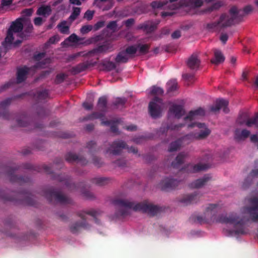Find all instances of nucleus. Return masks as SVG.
<instances>
[{
  "mask_svg": "<svg viewBox=\"0 0 258 258\" xmlns=\"http://www.w3.org/2000/svg\"><path fill=\"white\" fill-rule=\"evenodd\" d=\"M112 202L117 209V215L121 216L128 215L130 209H133L135 211H142L150 216L156 215L160 211L159 206L147 201L136 203L128 199L117 198L113 199Z\"/></svg>",
  "mask_w": 258,
  "mask_h": 258,
  "instance_id": "obj_1",
  "label": "nucleus"
},
{
  "mask_svg": "<svg viewBox=\"0 0 258 258\" xmlns=\"http://www.w3.org/2000/svg\"><path fill=\"white\" fill-rule=\"evenodd\" d=\"M138 47L139 48V52L142 54H146L148 53L150 45L149 44H139Z\"/></svg>",
  "mask_w": 258,
  "mask_h": 258,
  "instance_id": "obj_53",
  "label": "nucleus"
},
{
  "mask_svg": "<svg viewBox=\"0 0 258 258\" xmlns=\"http://www.w3.org/2000/svg\"><path fill=\"white\" fill-rule=\"evenodd\" d=\"M184 125L183 124L179 123L178 124L173 125L172 124H162L161 127L160 128V133L162 134H164L168 132V130L175 131L178 130Z\"/></svg>",
  "mask_w": 258,
  "mask_h": 258,
  "instance_id": "obj_32",
  "label": "nucleus"
},
{
  "mask_svg": "<svg viewBox=\"0 0 258 258\" xmlns=\"http://www.w3.org/2000/svg\"><path fill=\"white\" fill-rule=\"evenodd\" d=\"M211 179L209 175H205L202 178H199L190 184V187L192 188H199L205 185Z\"/></svg>",
  "mask_w": 258,
  "mask_h": 258,
  "instance_id": "obj_27",
  "label": "nucleus"
},
{
  "mask_svg": "<svg viewBox=\"0 0 258 258\" xmlns=\"http://www.w3.org/2000/svg\"><path fill=\"white\" fill-rule=\"evenodd\" d=\"M217 205L210 204L206 209L205 212V217L203 218L201 216H197L195 219V221L201 224L208 222V219L210 218L212 220L213 217L217 213Z\"/></svg>",
  "mask_w": 258,
  "mask_h": 258,
  "instance_id": "obj_11",
  "label": "nucleus"
},
{
  "mask_svg": "<svg viewBox=\"0 0 258 258\" xmlns=\"http://www.w3.org/2000/svg\"><path fill=\"white\" fill-rule=\"evenodd\" d=\"M130 58L122 50L120 51L115 58V61L117 63H126Z\"/></svg>",
  "mask_w": 258,
  "mask_h": 258,
  "instance_id": "obj_38",
  "label": "nucleus"
},
{
  "mask_svg": "<svg viewBox=\"0 0 258 258\" xmlns=\"http://www.w3.org/2000/svg\"><path fill=\"white\" fill-rule=\"evenodd\" d=\"M96 63V62H92L91 60H87L82 63H80L73 67L72 70V73L75 74H79L81 72L86 71L90 67L94 66Z\"/></svg>",
  "mask_w": 258,
  "mask_h": 258,
  "instance_id": "obj_22",
  "label": "nucleus"
},
{
  "mask_svg": "<svg viewBox=\"0 0 258 258\" xmlns=\"http://www.w3.org/2000/svg\"><path fill=\"white\" fill-rule=\"evenodd\" d=\"M205 114V110L202 107H199L195 110L190 111L187 115L184 118V120H189L191 121L194 119L195 117L196 116H204Z\"/></svg>",
  "mask_w": 258,
  "mask_h": 258,
  "instance_id": "obj_31",
  "label": "nucleus"
},
{
  "mask_svg": "<svg viewBox=\"0 0 258 258\" xmlns=\"http://www.w3.org/2000/svg\"><path fill=\"white\" fill-rule=\"evenodd\" d=\"M65 158L66 161L70 163L75 162L82 165H86L88 163V161L84 157L82 156L79 157L76 154L71 152L67 154L66 155Z\"/></svg>",
  "mask_w": 258,
  "mask_h": 258,
  "instance_id": "obj_21",
  "label": "nucleus"
},
{
  "mask_svg": "<svg viewBox=\"0 0 258 258\" xmlns=\"http://www.w3.org/2000/svg\"><path fill=\"white\" fill-rule=\"evenodd\" d=\"M45 62L41 61L37 62L35 65L31 68L24 66L22 68L18 69L17 72V83L18 84H20L24 82L26 80L27 76L31 69H33L34 70L38 68H43L45 67Z\"/></svg>",
  "mask_w": 258,
  "mask_h": 258,
  "instance_id": "obj_9",
  "label": "nucleus"
},
{
  "mask_svg": "<svg viewBox=\"0 0 258 258\" xmlns=\"http://www.w3.org/2000/svg\"><path fill=\"white\" fill-rule=\"evenodd\" d=\"M157 28V25L153 22L148 21L143 24H141L137 26V29L143 30L146 33H151L153 32Z\"/></svg>",
  "mask_w": 258,
  "mask_h": 258,
  "instance_id": "obj_29",
  "label": "nucleus"
},
{
  "mask_svg": "<svg viewBox=\"0 0 258 258\" xmlns=\"http://www.w3.org/2000/svg\"><path fill=\"white\" fill-rule=\"evenodd\" d=\"M86 148L89 149L91 153L96 152L99 150V148H97L96 143L94 141H90L88 142Z\"/></svg>",
  "mask_w": 258,
  "mask_h": 258,
  "instance_id": "obj_51",
  "label": "nucleus"
},
{
  "mask_svg": "<svg viewBox=\"0 0 258 258\" xmlns=\"http://www.w3.org/2000/svg\"><path fill=\"white\" fill-rule=\"evenodd\" d=\"M92 161L93 164L98 167H101L103 164L101 159L97 157H94Z\"/></svg>",
  "mask_w": 258,
  "mask_h": 258,
  "instance_id": "obj_64",
  "label": "nucleus"
},
{
  "mask_svg": "<svg viewBox=\"0 0 258 258\" xmlns=\"http://www.w3.org/2000/svg\"><path fill=\"white\" fill-rule=\"evenodd\" d=\"M93 29V26L91 25H87L83 26L80 29V32L82 34L88 33Z\"/></svg>",
  "mask_w": 258,
  "mask_h": 258,
  "instance_id": "obj_58",
  "label": "nucleus"
},
{
  "mask_svg": "<svg viewBox=\"0 0 258 258\" xmlns=\"http://www.w3.org/2000/svg\"><path fill=\"white\" fill-rule=\"evenodd\" d=\"M202 195L197 192L184 196L180 200V202L184 205H188L197 203L202 197Z\"/></svg>",
  "mask_w": 258,
  "mask_h": 258,
  "instance_id": "obj_18",
  "label": "nucleus"
},
{
  "mask_svg": "<svg viewBox=\"0 0 258 258\" xmlns=\"http://www.w3.org/2000/svg\"><path fill=\"white\" fill-rule=\"evenodd\" d=\"M12 98H8L0 102V117L6 119H10L12 114H10L7 108L11 104Z\"/></svg>",
  "mask_w": 258,
  "mask_h": 258,
  "instance_id": "obj_16",
  "label": "nucleus"
},
{
  "mask_svg": "<svg viewBox=\"0 0 258 258\" xmlns=\"http://www.w3.org/2000/svg\"><path fill=\"white\" fill-rule=\"evenodd\" d=\"M203 4V0H179V2L172 6V10H175L184 6L191 8H199Z\"/></svg>",
  "mask_w": 258,
  "mask_h": 258,
  "instance_id": "obj_14",
  "label": "nucleus"
},
{
  "mask_svg": "<svg viewBox=\"0 0 258 258\" xmlns=\"http://www.w3.org/2000/svg\"><path fill=\"white\" fill-rule=\"evenodd\" d=\"M104 39V37L103 35H95L94 36L91 37L87 40L84 42L85 45H90L91 44H95L98 42L102 41Z\"/></svg>",
  "mask_w": 258,
  "mask_h": 258,
  "instance_id": "obj_41",
  "label": "nucleus"
},
{
  "mask_svg": "<svg viewBox=\"0 0 258 258\" xmlns=\"http://www.w3.org/2000/svg\"><path fill=\"white\" fill-rule=\"evenodd\" d=\"M169 112L174 115L178 119L181 118L185 113L183 107L180 105L174 104L169 109Z\"/></svg>",
  "mask_w": 258,
  "mask_h": 258,
  "instance_id": "obj_28",
  "label": "nucleus"
},
{
  "mask_svg": "<svg viewBox=\"0 0 258 258\" xmlns=\"http://www.w3.org/2000/svg\"><path fill=\"white\" fill-rule=\"evenodd\" d=\"M31 95H33V98L36 101H40L48 97V91L44 89L37 91L35 93H32Z\"/></svg>",
  "mask_w": 258,
  "mask_h": 258,
  "instance_id": "obj_33",
  "label": "nucleus"
},
{
  "mask_svg": "<svg viewBox=\"0 0 258 258\" xmlns=\"http://www.w3.org/2000/svg\"><path fill=\"white\" fill-rule=\"evenodd\" d=\"M107 98L105 96L100 97L98 100L97 107L101 112L105 113L107 111Z\"/></svg>",
  "mask_w": 258,
  "mask_h": 258,
  "instance_id": "obj_36",
  "label": "nucleus"
},
{
  "mask_svg": "<svg viewBox=\"0 0 258 258\" xmlns=\"http://www.w3.org/2000/svg\"><path fill=\"white\" fill-rule=\"evenodd\" d=\"M86 215H90L93 217L95 222L97 224H99V221L97 218V216L98 215V211L95 210L80 211L77 213V215L82 220V221H78L72 224L70 226V231L71 232L74 234L77 233L82 229H87L89 228L90 226L86 221Z\"/></svg>",
  "mask_w": 258,
  "mask_h": 258,
  "instance_id": "obj_5",
  "label": "nucleus"
},
{
  "mask_svg": "<svg viewBox=\"0 0 258 258\" xmlns=\"http://www.w3.org/2000/svg\"><path fill=\"white\" fill-rule=\"evenodd\" d=\"M94 14V11L90 10H87L84 14V18L87 20L90 21L92 19Z\"/></svg>",
  "mask_w": 258,
  "mask_h": 258,
  "instance_id": "obj_61",
  "label": "nucleus"
},
{
  "mask_svg": "<svg viewBox=\"0 0 258 258\" xmlns=\"http://www.w3.org/2000/svg\"><path fill=\"white\" fill-rule=\"evenodd\" d=\"M23 168L31 170L36 171L37 172H41V169L39 167L34 166L29 163H25L23 165Z\"/></svg>",
  "mask_w": 258,
  "mask_h": 258,
  "instance_id": "obj_54",
  "label": "nucleus"
},
{
  "mask_svg": "<svg viewBox=\"0 0 258 258\" xmlns=\"http://www.w3.org/2000/svg\"><path fill=\"white\" fill-rule=\"evenodd\" d=\"M33 197V196L30 192L25 191L17 192L13 191L12 196H8L5 191L0 190V200L13 202L16 204L34 206L35 202Z\"/></svg>",
  "mask_w": 258,
  "mask_h": 258,
  "instance_id": "obj_2",
  "label": "nucleus"
},
{
  "mask_svg": "<svg viewBox=\"0 0 258 258\" xmlns=\"http://www.w3.org/2000/svg\"><path fill=\"white\" fill-rule=\"evenodd\" d=\"M127 147L126 144L122 141H115L110 145V147L107 149L106 153H110L114 155L120 154L122 149Z\"/></svg>",
  "mask_w": 258,
  "mask_h": 258,
  "instance_id": "obj_13",
  "label": "nucleus"
},
{
  "mask_svg": "<svg viewBox=\"0 0 258 258\" xmlns=\"http://www.w3.org/2000/svg\"><path fill=\"white\" fill-rule=\"evenodd\" d=\"M20 168V166H15L8 167L7 169V174L12 182L18 183L20 185L30 183L31 179L27 177L18 176L14 174L15 171Z\"/></svg>",
  "mask_w": 258,
  "mask_h": 258,
  "instance_id": "obj_10",
  "label": "nucleus"
},
{
  "mask_svg": "<svg viewBox=\"0 0 258 258\" xmlns=\"http://www.w3.org/2000/svg\"><path fill=\"white\" fill-rule=\"evenodd\" d=\"M188 156V153L184 152H180L176 156L174 161L171 163V166L173 168L177 169L184 162V159Z\"/></svg>",
  "mask_w": 258,
  "mask_h": 258,
  "instance_id": "obj_30",
  "label": "nucleus"
},
{
  "mask_svg": "<svg viewBox=\"0 0 258 258\" xmlns=\"http://www.w3.org/2000/svg\"><path fill=\"white\" fill-rule=\"evenodd\" d=\"M208 168L206 164L199 163L195 165L188 164L186 168L180 170V172L183 170H186L188 173H196L201 171L205 170Z\"/></svg>",
  "mask_w": 258,
  "mask_h": 258,
  "instance_id": "obj_24",
  "label": "nucleus"
},
{
  "mask_svg": "<svg viewBox=\"0 0 258 258\" xmlns=\"http://www.w3.org/2000/svg\"><path fill=\"white\" fill-rule=\"evenodd\" d=\"M110 44L107 42H104L101 45L93 48L91 50L83 55L84 56H90L92 55L107 52L110 48Z\"/></svg>",
  "mask_w": 258,
  "mask_h": 258,
  "instance_id": "obj_19",
  "label": "nucleus"
},
{
  "mask_svg": "<svg viewBox=\"0 0 258 258\" xmlns=\"http://www.w3.org/2000/svg\"><path fill=\"white\" fill-rule=\"evenodd\" d=\"M228 19H230V17L226 14H223L220 16L218 21L208 24L207 28L214 29L218 27L221 28L227 27V26H224L223 24L227 21Z\"/></svg>",
  "mask_w": 258,
  "mask_h": 258,
  "instance_id": "obj_23",
  "label": "nucleus"
},
{
  "mask_svg": "<svg viewBox=\"0 0 258 258\" xmlns=\"http://www.w3.org/2000/svg\"><path fill=\"white\" fill-rule=\"evenodd\" d=\"M250 135V132L246 129L242 130L241 132L236 130L235 132V135L238 139L247 138Z\"/></svg>",
  "mask_w": 258,
  "mask_h": 258,
  "instance_id": "obj_43",
  "label": "nucleus"
},
{
  "mask_svg": "<svg viewBox=\"0 0 258 258\" xmlns=\"http://www.w3.org/2000/svg\"><path fill=\"white\" fill-rule=\"evenodd\" d=\"M179 183V180L170 178H165L162 180L160 183V188L162 190L168 191L175 189Z\"/></svg>",
  "mask_w": 258,
  "mask_h": 258,
  "instance_id": "obj_15",
  "label": "nucleus"
},
{
  "mask_svg": "<svg viewBox=\"0 0 258 258\" xmlns=\"http://www.w3.org/2000/svg\"><path fill=\"white\" fill-rule=\"evenodd\" d=\"M107 28L111 30L113 32L117 31V25L116 21H112L108 23L107 25Z\"/></svg>",
  "mask_w": 258,
  "mask_h": 258,
  "instance_id": "obj_52",
  "label": "nucleus"
},
{
  "mask_svg": "<svg viewBox=\"0 0 258 258\" xmlns=\"http://www.w3.org/2000/svg\"><path fill=\"white\" fill-rule=\"evenodd\" d=\"M41 195L44 196L50 203H52L53 200L56 203L61 205L69 204L72 202L71 199L56 190L52 187L44 188L42 190Z\"/></svg>",
  "mask_w": 258,
  "mask_h": 258,
  "instance_id": "obj_6",
  "label": "nucleus"
},
{
  "mask_svg": "<svg viewBox=\"0 0 258 258\" xmlns=\"http://www.w3.org/2000/svg\"><path fill=\"white\" fill-rule=\"evenodd\" d=\"M57 27L58 28L59 31L60 33L62 34H69V26L67 25V22L63 21L60 23H59L57 25Z\"/></svg>",
  "mask_w": 258,
  "mask_h": 258,
  "instance_id": "obj_48",
  "label": "nucleus"
},
{
  "mask_svg": "<svg viewBox=\"0 0 258 258\" xmlns=\"http://www.w3.org/2000/svg\"><path fill=\"white\" fill-rule=\"evenodd\" d=\"M256 177H258V169H254L252 170V171L244 179L242 184V188L243 189H246L248 188L253 182V179Z\"/></svg>",
  "mask_w": 258,
  "mask_h": 258,
  "instance_id": "obj_25",
  "label": "nucleus"
},
{
  "mask_svg": "<svg viewBox=\"0 0 258 258\" xmlns=\"http://www.w3.org/2000/svg\"><path fill=\"white\" fill-rule=\"evenodd\" d=\"M228 102L227 100L223 99L216 100L215 104L210 107V110L212 112L218 111L220 109H223V111L227 113L229 112V109L227 108Z\"/></svg>",
  "mask_w": 258,
  "mask_h": 258,
  "instance_id": "obj_20",
  "label": "nucleus"
},
{
  "mask_svg": "<svg viewBox=\"0 0 258 258\" xmlns=\"http://www.w3.org/2000/svg\"><path fill=\"white\" fill-rule=\"evenodd\" d=\"M252 10V8L250 5L245 7L243 10H238L236 7L233 6L229 10L230 19H228L227 21L223 24L224 26H230L239 23L242 20L243 17L248 14Z\"/></svg>",
  "mask_w": 258,
  "mask_h": 258,
  "instance_id": "obj_7",
  "label": "nucleus"
},
{
  "mask_svg": "<svg viewBox=\"0 0 258 258\" xmlns=\"http://www.w3.org/2000/svg\"><path fill=\"white\" fill-rule=\"evenodd\" d=\"M214 53V58L211 60L212 63L217 65L224 61L225 57L220 50L215 49Z\"/></svg>",
  "mask_w": 258,
  "mask_h": 258,
  "instance_id": "obj_34",
  "label": "nucleus"
},
{
  "mask_svg": "<svg viewBox=\"0 0 258 258\" xmlns=\"http://www.w3.org/2000/svg\"><path fill=\"white\" fill-rule=\"evenodd\" d=\"M127 102V99L124 97H117L112 104L116 108L123 107Z\"/></svg>",
  "mask_w": 258,
  "mask_h": 258,
  "instance_id": "obj_45",
  "label": "nucleus"
},
{
  "mask_svg": "<svg viewBox=\"0 0 258 258\" xmlns=\"http://www.w3.org/2000/svg\"><path fill=\"white\" fill-rule=\"evenodd\" d=\"M200 62L201 61L198 55L194 53L188 58L187 65L191 70H197L200 66Z\"/></svg>",
  "mask_w": 258,
  "mask_h": 258,
  "instance_id": "obj_26",
  "label": "nucleus"
},
{
  "mask_svg": "<svg viewBox=\"0 0 258 258\" xmlns=\"http://www.w3.org/2000/svg\"><path fill=\"white\" fill-rule=\"evenodd\" d=\"M237 122L239 125L245 123L248 127L254 124L258 128V113H256L253 118H248L247 113L243 112L239 116L237 119Z\"/></svg>",
  "mask_w": 258,
  "mask_h": 258,
  "instance_id": "obj_12",
  "label": "nucleus"
},
{
  "mask_svg": "<svg viewBox=\"0 0 258 258\" xmlns=\"http://www.w3.org/2000/svg\"><path fill=\"white\" fill-rule=\"evenodd\" d=\"M111 178L107 177H97L92 179V182L98 186H104L110 183Z\"/></svg>",
  "mask_w": 258,
  "mask_h": 258,
  "instance_id": "obj_35",
  "label": "nucleus"
},
{
  "mask_svg": "<svg viewBox=\"0 0 258 258\" xmlns=\"http://www.w3.org/2000/svg\"><path fill=\"white\" fill-rule=\"evenodd\" d=\"M100 66L103 67V71L107 72L111 71L116 68V65L114 62L109 60H103L100 63Z\"/></svg>",
  "mask_w": 258,
  "mask_h": 258,
  "instance_id": "obj_37",
  "label": "nucleus"
},
{
  "mask_svg": "<svg viewBox=\"0 0 258 258\" xmlns=\"http://www.w3.org/2000/svg\"><path fill=\"white\" fill-rule=\"evenodd\" d=\"M23 29V24L21 19H17L13 22L7 31V35L5 38V41L3 43V45L7 47L8 45H11L14 39V33H17V36L21 38V39L16 40L14 43V45L17 46L22 42L23 38V34L21 32Z\"/></svg>",
  "mask_w": 258,
  "mask_h": 258,
  "instance_id": "obj_3",
  "label": "nucleus"
},
{
  "mask_svg": "<svg viewBox=\"0 0 258 258\" xmlns=\"http://www.w3.org/2000/svg\"><path fill=\"white\" fill-rule=\"evenodd\" d=\"M81 12V9L78 7H74L73 12L69 17V19L73 21L75 20L79 16Z\"/></svg>",
  "mask_w": 258,
  "mask_h": 258,
  "instance_id": "obj_50",
  "label": "nucleus"
},
{
  "mask_svg": "<svg viewBox=\"0 0 258 258\" xmlns=\"http://www.w3.org/2000/svg\"><path fill=\"white\" fill-rule=\"evenodd\" d=\"M250 203L252 205L251 207L248 208V211L250 215V213H253L252 211H258V198L253 197L250 199Z\"/></svg>",
  "mask_w": 258,
  "mask_h": 258,
  "instance_id": "obj_42",
  "label": "nucleus"
},
{
  "mask_svg": "<svg viewBox=\"0 0 258 258\" xmlns=\"http://www.w3.org/2000/svg\"><path fill=\"white\" fill-rule=\"evenodd\" d=\"M177 88V82L176 80H171L167 84V92L170 93L175 91Z\"/></svg>",
  "mask_w": 258,
  "mask_h": 258,
  "instance_id": "obj_46",
  "label": "nucleus"
},
{
  "mask_svg": "<svg viewBox=\"0 0 258 258\" xmlns=\"http://www.w3.org/2000/svg\"><path fill=\"white\" fill-rule=\"evenodd\" d=\"M115 167H118L121 169L127 167V162L124 158L119 159L112 163Z\"/></svg>",
  "mask_w": 258,
  "mask_h": 258,
  "instance_id": "obj_49",
  "label": "nucleus"
},
{
  "mask_svg": "<svg viewBox=\"0 0 258 258\" xmlns=\"http://www.w3.org/2000/svg\"><path fill=\"white\" fill-rule=\"evenodd\" d=\"M163 100L162 99L154 97L149 104V112L153 118L159 117L162 113Z\"/></svg>",
  "mask_w": 258,
  "mask_h": 258,
  "instance_id": "obj_8",
  "label": "nucleus"
},
{
  "mask_svg": "<svg viewBox=\"0 0 258 258\" xmlns=\"http://www.w3.org/2000/svg\"><path fill=\"white\" fill-rule=\"evenodd\" d=\"M164 93L163 90L158 87L153 86L150 91L152 95H162Z\"/></svg>",
  "mask_w": 258,
  "mask_h": 258,
  "instance_id": "obj_55",
  "label": "nucleus"
},
{
  "mask_svg": "<svg viewBox=\"0 0 258 258\" xmlns=\"http://www.w3.org/2000/svg\"><path fill=\"white\" fill-rule=\"evenodd\" d=\"M222 223H230L234 224L235 230H230V235L245 234L246 232L244 228V222L243 219H240L235 213H231L228 216L221 215L218 220Z\"/></svg>",
  "mask_w": 258,
  "mask_h": 258,
  "instance_id": "obj_4",
  "label": "nucleus"
},
{
  "mask_svg": "<svg viewBox=\"0 0 258 258\" xmlns=\"http://www.w3.org/2000/svg\"><path fill=\"white\" fill-rule=\"evenodd\" d=\"M51 12V9L50 6H42L40 7L37 12L36 14L40 16H48Z\"/></svg>",
  "mask_w": 258,
  "mask_h": 258,
  "instance_id": "obj_40",
  "label": "nucleus"
},
{
  "mask_svg": "<svg viewBox=\"0 0 258 258\" xmlns=\"http://www.w3.org/2000/svg\"><path fill=\"white\" fill-rule=\"evenodd\" d=\"M53 178L60 182L64 181L66 186L71 190H78L82 186V184H83V183H80L77 185L74 183H71L68 176L65 174L54 175Z\"/></svg>",
  "mask_w": 258,
  "mask_h": 258,
  "instance_id": "obj_17",
  "label": "nucleus"
},
{
  "mask_svg": "<svg viewBox=\"0 0 258 258\" xmlns=\"http://www.w3.org/2000/svg\"><path fill=\"white\" fill-rule=\"evenodd\" d=\"M130 58H132L137 51V47L134 45L129 46L123 50Z\"/></svg>",
  "mask_w": 258,
  "mask_h": 258,
  "instance_id": "obj_47",
  "label": "nucleus"
},
{
  "mask_svg": "<svg viewBox=\"0 0 258 258\" xmlns=\"http://www.w3.org/2000/svg\"><path fill=\"white\" fill-rule=\"evenodd\" d=\"M17 122L18 126L20 127L27 126L29 124L27 121V118L25 116L23 117V119H17Z\"/></svg>",
  "mask_w": 258,
  "mask_h": 258,
  "instance_id": "obj_59",
  "label": "nucleus"
},
{
  "mask_svg": "<svg viewBox=\"0 0 258 258\" xmlns=\"http://www.w3.org/2000/svg\"><path fill=\"white\" fill-rule=\"evenodd\" d=\"M80 39L79 37L75 34H71L69 37H68L65 41H68L71 42H78Z\"/></svg>",
  "mask_w": 258,
  "mask_h": 258,
  "instance_id": "obj_60",
  "label": "nucleus"
},
{
  "mask_svg": "<svg viewBox=\"0 0 258 258\" xmlns=\"http://www.w3.org/2000/svg\"><path fill=\"white\" fill-rule=\"evenodd\" d=\"M67 76L64 73L58 74L56 75L54 82L56 84H59L63 82Z\"/></svg>",
  "mask_w": 258,
  "mask_h": 258,
  "instance_id": "obj_56",
  "label": "nucleus"
},
{
  "mask_svg": "<svg viewBox=\"0 0 258 258\" xmlns=\"http://www.w3.org/2000/svg\"><path fill=\"white\" fill-rule=\"evenodd\" d=\"M111 121V122L110 124H109V125H110V130L111 132L115 134H118V131L116 122L113 120Z\"/></svg>",
  "mask_w": 258,
  "mask_h": 258,
  "instance_id": "obj_63",
  "label": "nucleus"
},
{
  "mask_svg": "<svg viewBox=\"0 0 258 258\" xmlns=\"http://www.w3.org/2000/svg\"><path fill=\"white\" fill-rule=\"evenodd\" d=\"M182 144V141L180 139H178L174 142H172L170 144L168 151L170 152H174L180 149Z\"/></svg>",
  "mask_w": 258,
  "mask_h": 258,
  "instance_id": "obj_44",
  "label": "nucleus"
},
{
  "mask_svg": "<svg viewBox=\"0 0 258 258\" xmlns=\"http://www.w3.org/2000/svg\"><path fill=\"white\" fill-rule=\"evenodd\" d=\"M168 2L164 3L160 1H154L151 3V6L153 9L160 8L166 5Z\"/></svg>",
  "mask_w": 258,
  "mask_h": 258,
  "instance_id": "obj_57",
  "label": "nucleus"
},
{
  "mask_svg": "<svg viewBox=\"0 0 258 258\" xmlns=\"http://www.w3.org/2000/svg\"><path fill=\"white\" fill-rule=\"evenodd\" d=\"M210 132L208 129L201 131L198 136V138L200 139H204L207 137L210 134Z\"/></svg>",
  "mask_w": 258,
  "mask_h": 258,
  "instance_id": "obj_62",
  "label": "nucleus"
},
{
  "mask_svg": "<svg viewBox=\"0 0 258 258\" xmlns=\"http://www.w3.org/2000/svg\"><path fill=\"white\" fill-rule=\"evenodd\" d=\"M93 116L95 119H100L101 121V124L106 126H109L110 124L111 121L104 120V117L105 116V113L103 112H93Z\"/></svg>",
  "mask_w": 258,
  "mask_h": 258,
  "instance_id": "obj_39",
  "label": "nucleus"
}]
</instances>
